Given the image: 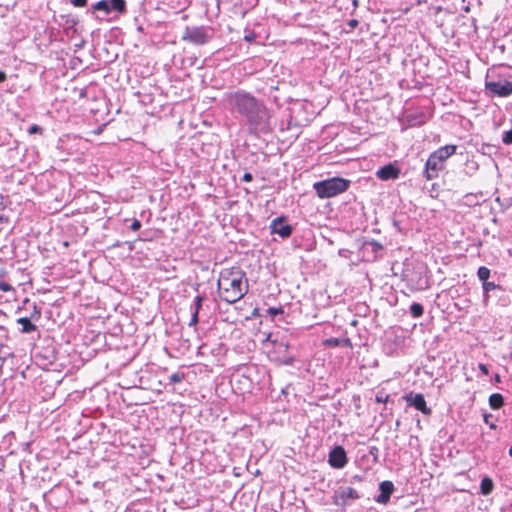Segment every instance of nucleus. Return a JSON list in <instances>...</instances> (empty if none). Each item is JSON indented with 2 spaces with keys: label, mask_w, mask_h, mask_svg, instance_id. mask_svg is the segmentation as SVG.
Here are the masks:
<instances>
[{
  "label": "nucleus",
  "mask_w": 512,
  "mask_h": 512,
  "mask_svg": "<svg viewBox=\"0 0 512 512\" xmlns=\"http://www.w3.org/2000/svg\"><path fill=\"white\" fill-rule=\"evenodd\" d=\"M282 309L281 308H275V307H270L268 309V314H270L271 316H276L280 313H282Z\"/></svg>",
  "instance_id": "nucleus-25"
},
{
  "label": "nucleus",
  "mask_w": 512,
  "mask_h": 512,
  "mask_svg": "<svg viewBox=\"0 0 512 512\" xmlns=\"http://www.w3.org/2000/svg\"><path fill=\"white\" fill-rule=\"evenodd\" d=\"M6 74L3 71H0V83L6 80Z\"/></svg>",
  "instance_id": "nucleus-35"
},
{
  "label": "nucleus",
  "mask_w": 512,
  "mask_h": 512,
  "mask_svg": "<svg viewBox=\"0 0 512 512\" xmlns=\"http://www.w3.org/2000/svg\"><path fill=\"white\" fill-rule=\"evenodd\" d=\"M456 149L457 147L455 145H446L437 149L432 153V155H434L438 161L444 164L445 160H447L456 152Z\"/></svg>",
  "instance_id": "nucleus-13"
},
{
  "label": "nucleus",
  "mask_w": 512,
  "mask_h": 512,
  "mask_svg": "<svg viewBox=\"0 0 512 512\" xmlns=\"http://www.w3.org/2000/svg\"><path fill=\"white\" fill-rule=\"evenodd\" d=\"M399 169L392 164L385 165L384 167L380 168L376 175L381 180H390V179H396L399 176Z\"/></svg>",
  "instance_id": "nucleus-12"
},
{
  "label": "nucleus",
  "mask_w": 512,
  "mask_h": 512,
  "mask_svg": "<svg viewBox=\"0 0 512 512\" xmlns=\"http://www.w3.org/2000/svg\"><path fill=\"white\" fill-rule=\"evenodd\" d=\"M328 462L333 468H343L347 463V456L344 448L341 446L333 448L329 453Z\"/></svg>",
  "instance_id": "nucleus-7"
},
{
  "label": "nucleus",
  "mask_w": 512,
  "mask_h": 512,
  "mask_svg": "<svg viewBox=\"0 0 512 512\" xmlns=\"http://www.w3.org/2000/svg\"><path fill=\"white\" fill-rule=\"evenodd\" d=\"M242 179H243V181H246V182L251 181L252 180V175L250 173H245L243 175Z\"/></svg>",
  "instance_id": "nucleus-34"
},
{
  "label": "nucleus",
  "mask_w": 512,
  "mask_h": 512,
  "mask_svg": "<svg viewBox=\"0 0 512 512\" xmlns=\"http://www.w3.org/2000/svg\"><path fill=\"white\" fill-rule=\"evenodd\" d=\"M91 8H92L93 11H96V10L103 11L106 14H109V13L112 12L111 8H110L109 0H101V1H99L97 3H95L94 5H92Z\"/></svg>",
  "instance_id": "nucleus-16"
},
{
  "label": "nucleus",
  "mask_w": 512,
  "mask_h": 512,
  "mask_svg": "<svg viewBox=\"0 0 512 512\" xmlns=\"http://www.w3.org/2000/svg\"><path fill=\"white\" fill-rule=\"evenodd\" d=\"M184 379V375L182 373H173L170 375L169 380L171 383H179Z\"/></svg>",
  "instance_id": "nucleus-21"
},
{
  "label": "nucleus",
  "mask_w": 512,
  "mask_h": 512,
  "mask_svg": "<svg viewBox=\"0 0 512 512\" xmlns=\"http://www.w3.org/2000/svg\"><path fill=\"white\" fill-rule=\"evenodd\" d=\"M482 289L485 292L491 291V290H501L500 286L494 284L493 282H484L482 283Z\"/></svg>",
  "instance_id": "nucleus-20"
},
{
  "label": "nucleus",
  "mask_w": 512,
  "mask_h": 512,
  "mask_svg": "<svg viewBox=\"0 0 512 512\" xmlns=\"http://www.w3.org/2000/svg\"><path fill=\"white\" fill-rule=\"evenodd\" d=\"M111 11H116L120 14L126 12V1L125 0H109Z\"/></svg>",
  "instance_id": "nucleus-15"
},
{
  "label": "nucleus",
  "mask_w": 512,
  "mask_h": 512,
  "mask_svg": "<svg viewBox=\"0 0 512 512\" xmlns=\"http://www.w3.org/2000/svg\"><path fill=\"white\" fill-rule=\"evenodd\" d=\"M388 398H389V396L385 395L384 393H378L376 395V401L379 402V403L385 402Z\"/></svg>",
  "instance_id": "nucleus-28"
},
{
  "label": "nucleus",
  "mask_w": 512,
  "mask_h": 512,
  "mask_svg": "<svg viewBox=\"0 0 512 512\" xmlns=\"http://www.w3.org/2000/svg\"><path fill=\"white\" fill-rule=\"evenodd\" d=\"M483 417H484L485 423L489 424L491 428L495 427V425L493 423H491V420H489L490 415L484 414Z\"/></svg>",
  "instance_id": "nucleus-33"
},
{
  "label": "nucleus",
  "mask_w": 512,
  "mask_h": 512,
  "mask_svg": "<svg viewBox=\"0 0 512 512\" xmlns=\"http://www.w3.org/2000/svg\"><path fill=\"white\" fill-rule=\"evenodd\" d=\"M71 3L76 7H84L87 4V0H71Z\"/></svg>",
  "instance_id": "nucleus-27"
},
{
  "label": "nucleus",
  "mask_w": 512,
  "mask_h": 512,
  "mask_svg": "<svg viewBox=\"0 0 512 512\" xmlns=\"http://www.w3.org/2000/svg\"><path fill=\"white\" fill-rule=\"evenodd\" d=\"M510 454H511V456H512V448L510 449Z\"/></svg>",
  "instance_id": "nucleus-40"
},
{
  "label": "nucleus",
  "mask_w": 512,
  "mask_h": 512,
  "mask_svg": "<svg viewBox=\"0 0 512 512\" xmlns=\"http://www.w3.org/2000/svg\"><path fill=\"white\" fill-rule=\"evenodd\" d=\"M271 233L277 234L282 238H287L292 233V227L284 222L282 217L275 218L270 224Z\"/></svg>",
  "instance_id": "nucleus-9"
},
{
  "label": "nucleus",
  "mask_w": 512,
  "mask_h": 512,
  "mask_svg": "<svg viewBox=\"0 0 512 512\" xmlns=\"http://www.w3.org/2000/svg\"><path fill=\"white\" fill-rule=\"evenodd\" d=\"M444 164L438 161L434 155H430L425 164V176L428 180H431L438 176V172L442 170Z\"/></svg>",
  "instance_id": "nucleus-10"
},
{
  "label": "nucleus",
  "mask_w": 512,
  "mask_h": 512,
  "mask_svg": "<svg viewBox=\"0 0 512 512\" xmlns=\"http://www.w3.org/2000/svg\"><path fill=\"white\" fill-rule=\"evenodd\" d=\"M494 484L491 478H482V495H488L492 492Z\"/></svg>",
  "instance_id": "nucleus-18"
},
{
  "label": "nucleus",
  "mask_w": 512,
  "mask_h": 512,
  "mask_svg": "<svg viewBox=\"0 0 512 512\" xmlns=\"http://www.w3.org/2000/svg\"><path fill=\"white\" fill-rule=\"evenodd\" d=\"M404 399L407 401V403L413 407H415L417 410L421 411L425 415H429L431 413V409L427 407L425 398L420 393H409L404 396Z\"/></svg>",
  "instance_id": "nucleus-8"
},
{
  "label": "nucleus",
  "mask_w": 512,
  "mask_h": 512,
  "mask_svg": "<svg viewBox=\"0 0 512 512\" xmlns=\"http://www.w3.org/2000/svg\"><path fill=\"white\" fill-rule=\"evenodd\" d=\"M410 313L414 318H419L423 315L424 309L423 306L419 303H413L410 306Z\"/></svg>",
  "instance_id": "nucleus-19"
},
{
  "label": "nucleus",
  "mask_w": 512,
  "mask_h": 512,
  "mask_svg": "<svg viewBox=\"0 0 512 512\" xmlns=\"http://www.w3.org/2000/svg\"><path fill=\"white\" fill-rule=\"evenodd\" d=\"M489 405L492 409H499L503 405V396L499 393H494L489 397Z\"/></svg>",
  "instance_id": "nucleus-17"
},
{
  "label": "nucleus",
  "mask_w": 512,
  "mask_h": 512,
  "mask_svg": "<svg viewBox=\"0 0 512 512\" xmlns=\"http://www.w3.org/2000/svg\"><path fill=\"white\" fill-rule=\"evenodd\" d=\"M360 498L358 492L349 486L339 487L334 493V503L336 505L345 506L349 500H355Z\"/></svg>",
  "instance_id": "nucleus-6"
},
{
  "label": "nucleus",
  "mask_w": 512,
  "mask_h": 512,
  "mask_svg": "<svg viewBox=\"0 0 512 512\" xmlns=\"http://www.w3.org/2000/svg\"><path fill=\"white\" fill-rule=\"evenodd\" d=\"M476 273H477V276L480 278V268H478Z\"/></svg>",
  "instance_id": "nucleus-39"
},
{
  "label": "nucleus",
  "mask_w": 512,
  "mask_h": 512,
  "mask_svg": "<svg viewBox=\"0 0 512 512\" xmlns=\"http://www.w3.org/2000/svg\"><path fill=\"white\" fill-rule=\"evenodd\" d=\"M482 374H488V369L486 366L482 365Z\"/></svg>",
  "instance_id": "nucleus-37"
},
{
  "label": "nucleus",
  "mask_w": 512,
  "mask_h": 512,
  "mask_svg": "<svg viewBox=\"0 0 512 512\" xmlns=\"http://www.w3.org/2000/svg\"><path fill=\"white\" fill-rule=\"evenodd\" d=\"M202 301H203V297L198 295L195 297V301H194V311H197L199 313V310L202 306Z\"/></svg>",
  "instance_id": "nucleus-22"
},
{
  "label": "nucleus",
  "mask_w": 512,
  "mask_h": 512,
  "mask_svg": "<svg viewBox=\"0 0 512 512\" xmlns=\"http://www.w3.org/2000/svg\"><path fill=\"white\" fill-rule=\"evenodd\" d=\"M485 88L491 95L507 97L512 94V81H486Z\"/></svg>",
  "instance_id": "nucleus-5"
},
{
  "label": "nucleus",
  "mask_w": 512,
  "mask_h": 512,
  "mask_svg": "<svg viewBox=\"0 0 512 512\" xmlns=\"http://www.w3.org/2000/svg\"><path fill=\"white\" fill-rule=\"evenodd\" d=\"M17 323L22 326L21 332L23 333H31L36 330V325L32 324L31 321L26 317L17 319Z\"/></svg>",
  "instance_id": "nucleus-14"
},
{
  "label": "nucleus",
  "mask_w": 512,
  "mask_h": 512,
  "mask_svg": "<svg viewBox=\"0 0 512 512\" xmlns=\"http://www.w3.org/2000/svg\"><path fill=\"white\" fill-rule=\"evenodd\" d=\"M502 140L505 144H512V130L506 131Z\"/></svg>",
  "instance_id": "nucleus-23"
},
{
  "label": "nucleus",
  "mask_w": 512,
  "mask_h": 512,
  "mask_svg": "<svg viewBox=\"0 0 512 512\" xmlns=\"http://www.w3.org/2000/svg\"><path fill=\"white\" fill-rule=\"evenodd\" d=\"M226 100L231 109L243 115L253 129L269 131L270 113L261 101L244 91L230 93Z\"/></svg>",
  "instance_id": "nucleus-1"
},
{
  "label": "nucleus",
  "mask_w": 512,
  "mask_h": 512,
  "mask_svg": "<svg viewBox=\"0 0 512 512\" xmlns=\"http://www.w3.org/2000/svg\"><path fill=\"white\" fill-rule=\"evenodd\" d=\"M9 288H10V287H9V285H7V284H1V289H2V290L7 291V290H9Z\"/></svg>",
  "instance_id": "nucleus-36"
},
{
  "label": "nucleus",
  "mask_w": 512,
  "mask_h": 512,
  "mask_svg": "<svg viewBox=\"0 0 512 512\" xmlns=\"http://www.w3.org/2000/svg\"><path fill=\"white\" fill-rule=\"evenodd\" d=\"M495 380H496L497 382H499V381H500V376H499L498 374H496V375H495Z\"/></svg>",
  "instance_id": "nucleus-38"
},
{
  "label": "nucleus",
  "mask_w": 512,
  "mask_h": 512,
  "mask_svg": "<svg viewBox=\"0 0 512 512\" xmlns=\"http://www.w3.org/2000/svg\"><path fill=\"white\" fill-rule=\"evenodd\" d=\"M490 271L486 267L482 266V283L486 282L489 278Z\"/></svg>",
  "instance_id": "nucleus-24"
},
{
  "label": "nucleus",
  "mask_w": 512,
  "mask_h": 512,
  "mask_svg": "<svg viewBox=\"0 0 512 512\" xmlns=\"http://www.w3.org/2000/svg\"><path fill=\"white\" fill-rule=\"evenodd\" d=\"M210 39L208 30L204 27H187L183 35V40L189 41L195 45H203Z\"/></svg>",
  "instance_id": "nucleus-4"
},
{
  "label": "nucleus",
  "mask_w": 512,
  "mask_h": 512,
  "mask_svg": "<svg viewBox=\"0 0 512 512\" xmlns=\"http://www.w3.org/2000/svg\"><path fill=\"white\" fill-rule=\"evenodd\" d=\"M349 187V181L334 177L313 184V188L319 198H331L345 192Z\"/></svg>",
  "instance_id": "nucleus-3"
},
{
  "label": "nucleus",
  "mask_w": 512,
  "mask_h": 512,
  "mask_svg": "<svg viewBox=\"0 0 512 512\" xmlns=\"http://www.w3.org/2000/svg\"><path fill=\"white\" fill-rule=\"evenodd\" d=\"M198 323V312L194 311L189 322V326H195Z\"/></svg>",
  "instance_id": "nucleus-26"
},
{
  "label": "nucleus",
  "mask_w": 512,
  "mask_h": 512,
  "mask_svg": "<svg viewBox=\"0 0 512 512\" xmlns=\"http://www.w3.org/2000/svg\"><path fill=\"white\" fill-rule=\"evenodd\" d=\"M140 228H141V223H140V221H139V220H137V219H134V220H133V222H132V224H131V229H132L133 231H138Z\"/></svg>",
  "instance_id": "nucleus-30"
},
{
  "label": "nucleus",
  "mask_w": 512,
  "mask_h": 512,
  "mask_svg": "<svg viewBox=\"0 0 512 512\" xmlns=\"http://www.w3.org/2000/svg\"><path fill=\"white\" fill-rule=\"evenodd\" d=\"M218 289L221 299L227 303H235L248 292V282L245 273L239 268L225 269L218 279Z\"/></svg>",
  "instance_id": "nucleus-2"
},
{
  "label": "nucleus",
  "mask_w": 512,
  "mask_h": 512,
  "mask_svg": "<svg viewBox=\"0 0 512 512\" xmlns=\"http://www.w3.org/2000/svg\"><path fill=\"white\" fill-rule=\"evenodd\" d=\"M483 417H484L485 423L489 424L491 428L495 427V425L493 423H491V420H489L490 415L484 414Z\"/></svg>",
  "instance_id": "nucleus-32"
},
{
  "label": "nucleus",
  "mask_w": 512,
  "mask_h": 512,
  "mask_svg": "<svg viewBox=\"0 0 512 512\" xmlns=\"http://www.w3.org/2000/svg\"><path fill=\"white\" fill-rule=\"evenodd\" d=\"M41 131H42L41 127H39V126H38V125H36V124L32 125V126L29 128V130H28L29 134H35V133H38V132H41Z\"/></svg>",
  "instance_id": "nucleus-29"
},
{
  "label": "nucleus",
  "mask_w": 512,
  "mask_h": 512,
  "mask_svg": "<svg viewBox=\"0 0 512 512\" xmlns=\"http://www.w3.org/2000/svg\"><path fill=\"white\" fill-rule=\"evenodd\" d=\"M359 22L357 19H350L347 23L348 27L352 30L358 26Z\"/></svg>",
  "instance_id": "nucleus-31"
},
{
  "label": "nucleus",
  "mask_w": 512,
  "mask_h": 512,
  "mask_svg": "<svg viewBox=\"0 0 512 512\" xmlns=\"http://www.w3.org/2000/svg\"><path fill=\"white\" fill-rule=\"evenodd\" d=\"M380 494L375 498L379 504H387L394 491V484L391 481H382L379 485Z\"/></svg>",
  "instance_id": "nucleus-11"
}]
</instances>
